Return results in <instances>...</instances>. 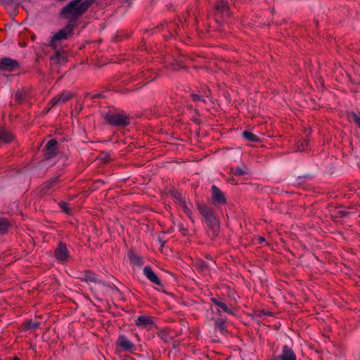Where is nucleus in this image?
<instances>
[{
    "label": "nucleus",
    "instance_id": "obj_1",
    "mask_svg": "<svg viewBox=\"0 0 360 360\" xmlns=\"http://www.w3.org/2000/svg\"><path fill=\"white\" fill-rule=\"evenodd\" d=\"M93 1L94 0H74L63 9V14L70 20H75L89 8Z\"/></svg>",
    "mask_w": 360,
    "mask_h": 360
},
{
    "label": "nucleus",
    "instance_id": "obj_2",
    "mask_svg": "<svg viewBox=\"0 0 360 360\" xmlns=\"http://www.w3.org/2000/svg\"><path fill=\"white\" fill-rule=\"evenodd\" d=\"M104 119L110 124L124 127L129 124V117L123 112H110L104 115Z\"/></svg>",
    "mask_w": 360,
    "mask_h": 360
},
{
    "label": "nucleus",
    "instance_id": "obj_3",
    "mask_svg": "<svg viewBox=\"0 0 360 360\" xmlns=\"http://www.w3.org/2000/svg\"><path fill=\"white\" fill-rule=\"evenodd\" d=\"M198 207L200 214L205 218L207 226L211 229H212L214 233H215L219 229V221L216 218L215 215L214 214L212 210L209 207L202 205H199Z\"/></svg>",
    "mask_w": 360,
    "mask_h": 360
},
{
    "label": "nucleus",
    "instance_id": "obj_4",
    "mask_svg": "<svg viewBox=\"0 0 360 360\" xmlns=\"http://www.w3.org/2000/svg\"><path fill=\"white\" fill-rule=\"evenodd\" d=\"M73 27L71 24H68L65 27L60 30L52 37L49 41V46L56 50L58 48V41L68 39L72 34Z\"/></svg>",
    "mask_w": 360,
    "mask_h": 360
},
{
    "label": "nucleus",
    "instance_id": "obj_5",
    "mask_svg": "<svg viewBox=\"0 0 360 360\" xmlns=\"http://www.w3.org/2000/svg\"><path fill=\"white\" fill-rule=\"evenodd\" d=\"M81 278L82 280L86 282H92L98 283L99 285V288L97 289L96 290L99 291V292H101V294L106 293L110 288V286L109 285L106 284L105 282L98 280L97 278L96 275L91 271L84 272Z\"/></svg>",
    "mask_w": 360,
    "mask_h": 360
},
{
    "label": "nucleus",
    "instance_id": "obj_6",
    "mask_svg": "<svg viewBox=\"0 0 360 360\" xmlns=\"http://www.w3.org/2000/svg\"><path fill=\"white\" fill-rule=\"evenodd\" d=\"M55 257L60 262H65L69 257V252L67 246L63 243H60L55 250Z\"/></svg>",
    "mask_w": 360,
    "mask_h": 360
},
{
    "label": "nucleus",
    "instance_id": "obj_7",
    "mask_svg": "<svg viewBox=\"0 0 360 360\" xmlns=\"http://www.w3.org/2000/svg\"><path fill=\"white\" fill-rule=\"evenodd\" d=\"M211 193L214 204L224 205L226 202L224 193L216 186H212Z\"/></svg>",
    "mask_w": 360,
    "mask_h": 360
},
{
    "label": "nucleus",
    "instance_id": "obj_8",
    "mask_svg": "<svg viewBox=\"0 0 360 360\" xmlns=\"http://www.w3.org/2000/svg\"><path fill=\"white\" fill-rule=\"evenodd\" d=\"M272 360H296V355L290 347L285 345L281 354L273 358Z\"/></svg>",
    "mask_w": 360,
    "mask_h": 360
},
{
    "label": "nucleus",
    "instance_id": "obj_9",
    "mask_svg": "<svg viewBox=\"0 0 360 360\" xmlns=\"http://www.w3.org/2000/svg\"><path fill=\"white\" fill-rule=\"evenodd\" d=\"M18 66L16 60L8 58L1 59L0 62V70L3 71H13Z\"/></svg>",
    "mask_w": 360,
    "mask_h": 360
},
{
    "label": "nucleus",
    "instance_id": "obj_10",
    "mask_svg": "<svg viewBox=\"0 0 360 360\" xmlns=\"http://www.w3.org/2000/svg\"><path fill=\"white\" fill-rule=\"evenodd\" d=\"M57 141L55 139H51L48 141L46 148L44 156L46 159L52 158L57 153Z\"/></svg>",
    "mask_w": 360,
    "mask_h": 360
},
{
    "label": "nucleus",
    "instance_id": "obj_11",
    "mask_svg": "<svg viewBox=\"0 0 360 360\" xmlns=\"http://www.w3.org/2000/svg\"><path fill=\"white\" fill-rule=\"evenodd\" d=\"M116 345L124 351L133 349L135 347L133 342L124 335H119Z\"/></svg>",
    "mask_w": 360,
    "mask_h": 360
},
{
    "label": "nucleus",
    "instance_id": "obj_12",
    "mask_svg": "<svg viewBox=\"0 0 360 360\" xmlns=\"http://www.w3.org/2000/svg\"><path fill=\"white\" fill-rule=\"evenodd\" d=\"M135 323L140 328H146L153 325V320L151 316L142 315L136 319Z\"/></svg>",
    "mask_w": 360,
    "mask_h": 360
},
{
    "label": "nucleus",
    "instance_id": "obj_13",
    "mask_svg": "<svg viewBox=\"0 0 360 360\" xmlns=\"http://www.w3.org/2000/svg\"><path fill=\"white\" fill-rule=\"evenodd\" d=\"M71 98H72V94L69 91H65L62 93L60 95L53 98L51 100L50 103L53 107L56 105L62 104L65 101H68L69 99H70Z\"/></svg>",
    "mask_w": 360,
    "mask_h": 360
},
{
    "label": "nucleus",
    "instance_id": "obj_14",
    "mask_svg": "<svg viewBox=\"0 0 360 360\" xmlns=\"http://www.w3.org/2000/svg\"><path fill=\"white\" fill-rule=\"evenodd\" d=\"M143 274L150 281L158 285H162L160 280L149 266H146L143 268Z\"/></svg>",
    "mask_w": 360,
    "mask_h": 360
},
{
    "label": "nucleus",
    "instance_id": "obj_15",
    "mask_svg": "<svg viewBox=\"0 0 360 360\" xmlns=\"http://www.w3.org/2000/svg\"><path fill=\"white\" fill-rule=\"evenodd\" d=\"M212 302L220 309H221L224 312H226L230 314H233V311L228 307V306L224 302V300L221 298L212 297L211 298Z\"/></svg>",
    "mask_w": 360,
    "mask_h": 360
},
{
    "label": "nucleus",
    "instance_id": "obj_16",
    "mask_svg": "<svg viewBox=\"0 0 360 360\" xmlns=\"http://www.w3.org/2000/svg\"><path fill=\"white\" fill-rule=\"evenodd\" d=\"M13 139V135L6 130L4 128L0 127V141L8 143H11Z\"/></svg>",
    "mask_w": 360,
    "mask_h": 360
},
{
    "label": "nucleus",
    "instance_id": "obj_17",
    "mask_svg": "<svg viewBox=\"0 0 360 360\" xmlns=\"http://www.w3.org/2000/svg\"><path fill=\"white\" fill-rule=\"evenodd\" d=\"M128 256H129L130 262L131 264H133L134 265H136L138 266H141L143 265L142 258L141 257H139V255H137L133 252H130V253H129Z\"/></svg>",
    "mask_w": 360,
    "mask_h": 360
},
{
    "label": "nucleus",
    "instance_id": "obj_18",
    "mask_svg": "<svg viewBox=\"0 0 360 360\" xmlns=\"http://www.w3.org/2000/svg\"><path fill=\"white\" fill-rule=\"evenodd\" d=\"M243 136L244 139L250 141L257 142L259 141V137L251 131H245L243 132Z\"/></svg>",
    "mask_w": 360,
    "mask_h": 360
},
{
    "label": "nucleus",
    "instance_id": "obj_19",
    "mask_svg": "<svg viewBox=\"0 0 360 360\" xmlns=\"http://www.w3.org/2000/svg\"><path fill=\"white\" fill-rule=\"evenodd\" d=\"M191 97H192L193 100L197 103H206V99L205 98V96H202L201 94L200 91H198V93H192Z\"/></svg>",
    "mask_w": 360,
    "mask_h": 360
},
{
    "label": "nucleus",
    "instance_id": "obj_20",
    "mask_svg": "<svg viewBox=\"0 0 360 360\" xmlns=\"http://www.w3.org/2000/svg\"><path fill=\"white\" fill-rule=\"evenodd\" d=\"M309 147V141L307 140H304L302 141H299L296 146V150L299 152H303L308 150Z\"/></svg>",
    "mask_w": 360,
    "mask_h": 360
},
{
    "label": "nucleus",
    "instance_id": "obj_21",
    "mask_svg": "<svg viewBox=\"0 0 360 360\" xmlns=\"http://www.w3.org/2000/svg\"><path fill=\"white\" fill-rule=\"evenodd\" d=\"M217 10L222 13L228 15L229 6L226 2L221 1L217 6Z\"/></svg>",
    "mask_w": 360,
    "mask_h": 360
},
{
    "label": "nucleus",
    "instance_id": "obj_22",
    "mask_svg": "<svg viewBox=\"0 0 360 360\" xmlns=\"http://www.w3.org/2000/svg\"><path fill=\"white\" fill-rule=\"evenodd\" d=\"M232 173L236 176H243L248 173V170L245 167H237L236 169H232Z\"/></svg>",
    "mask_w": 360,
    "mask_h": 360
},
{
    "label": "nucleus",
    "instance_id": "obj_23",
    "mask_svg": "<svg viewBox=\"0 0 360 360\" xmlns=\"http://www.w3.org/2000/svg\"><path fill=\"white\" fill-rule=\"evenodd\" d=\"M216 328L220 330L221 333L226 331L225 323L222 319H218L215 322Z\"/></svg>",
    "mask_w": 360,
    "mask_h": 360
},
{
    "label": "nucleus",
    "instance_id": "obj_24",
    "mask_svg": "<svg viewBox=\"0 0 360 360\" xmlns=\"http://www.w3.org/2000/svg\"><path fill=\"white\" fill-rule=\"evenodd\" d=\"M8 227V221L6 219H0V234L6 233Z\"/></svg>",
    "mask_w": 360,
    "mask_h": 360
},
{
    "label": "nucleus",
    "instance_id": "obj_25",
    "mask_svg": "<svg viewBox=\"0 0 360 360\" xmlns=\"http://www.w3.org/2000/svg\"><path fill=\"white\" fill-rule=\"evenodd\" d=\"M56 181L57 179L56 178L44 183L43 185V189L44 190V192H48V191L52 188L53 184H55Z\"/></svg>",
    "mask_w": 360,
    "mask_h": 360
},
{
    "label": "nucleus",
    "instance_id": "obj_26",
    "mask_svg": "<svg viewBox=\"0 0 360 360\" xmlns=\"http://www.w3.org/2000/svg\"><path fill=\"white\" fill-rule=\"evenodd\" d=\"M200 91L201 92V94L202 96H205V98L206 100L207 99H208L210 101L212 100L210 90L208 88L203 89L201 91Z\"/></svg>",
    "mask_w": 360,
    "mask_h": 360
},
{
    "label": "nucleus",
    "instance_id": "obj_27",
    "mask_svg": "<svg viewBox=\"0 0 360 360\" xmlns=\"http://www.w3.org/2000/svg\"><path fill=\"white\" fill-rule=\"evenodd\" d=\"M39 323V322L30 321L26 323V328L28 329H36L38 328Z\"/></svg>",
    "mask_w": 360,
    "mask_h": 360
},
{
    "label": "nucleus",
    "instance_id": "obj_28",
    "mask_svg": "<svg viewBox=\"0 0 360 360\" xmlns=\"http://www.w3.org/2000/svg\"><path fill=\"white\" fill-rule=\"evenodd\" d=\"M352 118L354 120V121L359 125L360 127V114L358 115L355 112L352 113Z\"/></svg>",
    "mask_w": 360,
    "mask_h": 360
},
{
    "label": "nucleus",
    "instance_id": "obj_29",
    "mask_svg": "<svg viewBox=\"0 0 360 360\" xmlns=\"http://www.w3.org/2000/svg\"><path fill=\"white\" fill-rule=\"evenodd\" d=\"M60 208L63 210V212H65V213H67L68 214H70V209L68 208V205L65 202H61L60 204Z\"/></svg>",
    "mask_w": 360,
    "mask_h": 360
},
{
    "label": "nucleus",
    "instance_id": "obj_30",
    "mask_svg": "<svg viewBox=\"0 0 360 360\" xmlns=\"http://www.w3.org/2000/svg\"><path fill=\"white\" fill-rule=\"evenodd\" d=\"M198 268L200 269L202 271L204 270V269H206L207 267H211V264L210 263H205V262H200L198 263Z\"/></svg>",
    "mask_w": 360,
    "mask_h": 360
},
{
    "label": "nucleus",
    "instance_id": "obj_31",
    "mask_svg": "<svg viewBox=\"0 0 360 360\" xmlns=\"http://www.w3.org/2000/svg\"><path fill=\"white\" fill-rule=\"evenodd\" d=\"M179 202H180L181 205L184 207L186 213L188 214L190 213V210L187 207L186 202L184 201H179Z\"/></svg>",
    "mask_w": 360,
    "mask_h": 360
},
{
    "label": "nucleus",
    "instance_id": "obj_32",
    "mask_svg": "<svg viewBox=\"0 0 360 360\" xmlns=\"http://www.w3.org/2000/svg\"><path fill=\"white\" fill-rule=\"evenodd\" d=\"M100 159L103 160V162H108L110 158H108V155L106 154H102L100 155Z\"/></svg>",
    "mask_w": 360,
    "mask_h": 360
},
{
    "label": "nucleus",
    "instance_id": "obj_33",
    "mask_svg": "<svg viewBox=\"0 0 360 360\" xmlns=\"http://www.w3.org/2000/svg\"><path fill=\"white\" fill-rule=\"evenodd\" d=\"M23 98V94H22V92H20V91H18L16 94H15V98L18 101H20L22 100Z\"/></svg>",
    "mask_w": 360,
    "mask_h": 360
},
{
    "label": "nucleus",
    "instance_id": "obj_34",
    "mask_svg": "<svg viewBox=\"0 0 360 360\" xmlns=\"http://www.w3.org/2000/svg\"><path fill=\"white\" fill-rule=\"evenodd\" d=\"M338 214L340 215V217H345L347 214V212L344 210H339L338 211Z\"/></svg>",
    "mask_w": 360,
    "mask_h": 360
},
{
    "label": "nucleus",
    "instance_id": "obj_35",
    "mask_svg": "<svg viewBox=\"0 0 360 360\" xmlns=\"http://www.w3.org/2000/svg\"><path fill=\"white\" fill-rule=\"evenodd\" d=\"M60 53L58 51H56V58H58L59 56Z\"/></svg>",
    "mask_w": 360,
    "mask_h": 360
},
{
    "label": "nucleus",
    "instance_id": "obj_36",
    "mask_svg": "<svg viewBox=\"0 0 360 360\" xmlns=\"http://www.w3.org/2000/svg\"><path fill=\"white\" fill-rule=\"evenodd\" d=\"M259 240L260 243H262V242H263L264 240V239L262 237H259Z\"/></svg>",
    "mask_w": 360,
    "mask_h": 360
},
{
    "label": "nucleus",
    "instance_id": "obj_37",
    "mask_svg": "<svg viewBox=\"0 0 360 360\" xmlns=\"http://www.w3.org/2000/svg\"><path fill=\"white\" fill-rule=\"evenodd\" d=\"M179 67V65H173L172 67H171L173 70H176L177 68Z\"/></svg>",
    "mask_w": 360,
    "mask_h": 360
},
{
    "label": "nucleus",
    "instance_id": "obj_38",
    "mask_svg": "<svg viewBox=\"0 0 360 360\" xmlns=\"http://www.w3.org/2000/svg\"><path fill=\"white\" fill-rule=\"evenodd\" d=\"M179 195L178 193L174 194V197L176 199H178Z\"/></svg>",
    "mask_w": 360,
    "mask_h": 360
},
{
    "label": "nucleus",
    "instance_id": "obj_39",
    "mask_svg": "<svg viewBox=\"0 0 360 360\" xmlns=\"http://www.w3.org/2000/svg\"><path fill=\"white\" fill-rule=\"evenodd\" d=\"M159 240H160V243H161V246H163L164 243L162 242V240L160 238H159Z\"/></svg>",
    "mask_w": 360,
    "mask_h": 360
},
{
    "label": "nucleus",
    "instance_id": "obj_40",
    "mask_svg": "<svg viewBox=\"0 0 360 360\" xmlns=\"http://www.w3.org/2000/svg\"><path fill=\"white\" fill-rule=\"evenodd\" d=\"M13 360H20V359L18 357H15V358H13Z\"/></svg>",
    "mask_w": 360,
    "mask_h": 360
}]
</instances>
